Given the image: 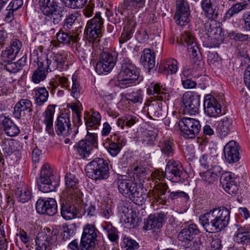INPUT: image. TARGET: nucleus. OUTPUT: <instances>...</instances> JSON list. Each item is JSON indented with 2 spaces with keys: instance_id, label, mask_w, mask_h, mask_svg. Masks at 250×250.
I'll use <instances>...</instances> for the list:
<instances>
[{
  "instance_id": "1",
  "label": "nucleus",
  "mask_w": 250,
  "mask_h": 250,
  "mask_svg": "<svg viewBox=\"0 0 250 250\" xmlns=\"http://www.w3.org/2000/svg\"><path fill=\"white\" fill-rule=\"evenodd\" d=\"M229 214V211L225 207L215 208L200 216L199 221L206 231L219 232L228 225Z\"/></svg>"
},
{
  "instance_id": "2",
  "label": "nucleus",
  "mask_w": 250,
  "mask_h": 250,
  "mask_svg": "<svg viewBox=\"0 0 250 250\" xmlns=\"http://www.w3.org/2000/svg\"><path fill=\"white\" fill-rule=\"evenodd\" d=\"M117 185L119 192L124 197L129 198L138 205H142L146 197L142 184L134 182L129 179H119Z\"/></svg>"
},
{
  "instance_id": "3",
  "label": "nucleus",
  "mask_w": 250,
  "mask_h": 250,
  "mask_svg": "<svg viewBox=\"0 0 250 250\" xmlns=\"http://www.w3.org/2000/svg\"><path fill=\"white\" fill-rule=\"evenodd\" d=\"M120 57L121 68L118 79L120 83L129 87L134 84L138 80L139 73L137 68L132 63L130 60L124 53Z\"/></svg>"
},
{
  "instance_id": "4",
  "label": "nucleus",
  "mask_w": 250,
  "mask_h": 250,
  "mask_svg": "<svg viewBox=\"0 0 250 250\" xmlns=\"http://www.w3.org/2000/svg\"><path fill=\"white\" fill-rule=\"evenodd\" d=\"M104 25V19L100 12H97L95 16L89 20L86 24V30L88 42L91 43L93 49L98 53V49L101 50L100 38L102 37V29Z\"/></svg>"
},
{
  "instance_id": "5",
  "label": "nucleus",
  "mask_w": 250,
  "mask_h": 250,
  "mask_svg": "<svg viewBox=\"0 0 250 250\" xmlns=\"http://www.w3.org/2000/svg\"><path fill=\"white\" fill-rule=\"evenodd\" d=\"M38 189L44 193L55 190L59 186V182L53 174V170L48 164L42 167L40 176L37 179Z\"/></svg>"
},
{
  "instance_id": "6",
  "label": "nucleus",
  "mask_w": 250,
  "mask_h": 250,
  "mask_svg": "<svg viewBox=\"0 0 250 250\" xmlns=\"http://www.w3.org/2000/svg\"><path fill=\"white\" fill-rule=\"evenodd\" d=\"M85 170L87 177L96 181L106 179L109 176L108 164L102 158H96L89 162Z\"/></svg>"
},
{
  "instance_id": "7",
  "label": "nucleus",
  "mask_w": 250,
  "mask_h": 250,
  "mask_svg": "<svg viewBox=\"0 0 250 250\" xmlns=\"http://www.w3.org/2000/svg\"><path fill=\"white\" fill-rule=\"evenodd\" d=\"M168 188L167 185L165 183H159L156 184L151 191L153 200V202L165 205L168 201L169 199L173 201L179 198H184L187 199L188 198V195L184 191L171 192L170 190L167 191L168 193H169V195L168 198H167L166 196V193Z\"/></svg>"
},
{
  "instance_id": "8",
  "label": "nucleus",
  "mask_w": 250,
  "mask_h": 250,
  "mask_svg": "<svg viewBox=\"0 0 250 250\" xmlns=\"http://www.w3.org/2000/svg\"><path fill=\"white\" fill-rule=\"evenodd\" d=\"M93 49L92 54L95 53ZM100 53L99 62L95 66L96 72L99 74H103L109 72L114 67L117 61V53L115 52H110L107 49H98V55Z\"/></svg>"
},
{
  "instance_id": "9",
  "label": "nucleus",
  "mask_w": 250,
  "mask_h": 250,
  "mask_svg": "<svg viewBox=\"0 0 250 250\" xmlns=\"http://www.w3.org/2000/svg\"><path fill=\"white\" fill-rule=\"evenodd\" d=\"M68 56V52L53 53L49 55H42L38 57L50 71L63 69Z\"/></svg>"
},
{
  "instance_id": "10",
  "label": "nucleus",
  "mask_w": 250,
  "mask_h": 250,
  "mask_svg": "<svg viewBox=\"0 0 250 250\" xmlns=\"http://www.w3.org/2000/svg\"><path fill=\"white\" fill-rule=\"evenodd\" d=\"M77 199H71L69 196L61 199V213L62 217L66 220L74 219L77 217L78 212L83 208V202L77 203Z\"/></svg>"
},
{
  "instance_id": "11",
  "label": "nucleus",
  "mask_w": 250,
  "mask_h": 250,
  "mask_svg": "<svg viewBox=\"0 0 250 250\" xmlns=\"http://www.w3.org/2000/svg\"><path fill=\"white\" fill-rule=\"evenodd\" d=\"M98 232L94 225L88 224L83 227L80 244L82 250H94Z\"/></svg>"
},
{
  "instance_id": "12",
  "label": "nucleus",
  "mask_w": 250,
  "mask_h": 250,
  "mask_svg": "<svg viewBox=\"0 0 250 250\" xmlns=\"http://www.w3.org/2000/svg\"><path fill=\"white\" fill-rule=\"evenodd\" d=\"M181 40L184 45H186L189 54L190 60L193 65H200L202 62L199 48L192 35L185 32L181 35Z\"/></svg>"
},
{
  "instance_id": "13",
  "label": "nucleus",
  "mask_w": 250,
  "mask_h": 250,
  "mask_svg": "<svg viewBox=\"0 0 250 250\" xmlns=\"http://www.w3.org/2000/svg\"><path fill=\"white\" fill-rule=\"evenodd\" d=\"M180 129L183 137L187 139L195 137L201 130L198 120L191 118H183L180 122Z\"/></svg>"
},
{
  "instance_id": "14",
  "label": "nucleus",
  "mask_w": 250,
  "mask_h": 250,
  "mask_svg": "<svg viewBox=\"0 0 250 250\" xmlns=\"http://www.w3.org/2000/svg\"><path fill=\"white\" fill-rule=\"evenodd\" d=\"M200 96L195 92L187 91L182 97V102L184 106L185 113L195 115L198 113L200 105Z\"/></svg>"
},
{
  "instance_id": "15",
  "label": "nucleus",
  "mask_w": 250,
  "mask_h": 250,
  "mask_svg": "<svg viewBox=\"0 0 250 250\" xmlns=\"http://www.w3.org/2000/svg\"><path fill=\"white\" fill-rule=\"evenodd\" d=\"M79 180L77 177L70 173H67L65 176V185L67 196L71 199H76L77 203L83 202V193L79 188Z\"/></svg>"
},
{
  "instance_id": "16",
  "label": "nucleus",
  "mask_w": 250,
  "mask_h": 250,
  "mask_svg": "<svg viewBox=\"0 0 250 250\" xmlns=\"http://www.w3.org/2000/svg\"><path fill=\"white\" fill-rule=\"evenodd\" d=\"M97 134L88 132L85 139L79 142L77 150L83 158H86L94 147H97Z\"/></svg>"
},
{
  "instance_id": "17",
  "label": "nucleus",
  "mask_w": 250,
  "mask_h": 250,
  "mask_svg": "<svg viewBox=\"0 0 250 250\" xmlns=\"http://www.w3.org/2000/svg\"><path fill=\"white\" fill-rule=\"evenodd\" d=\"M183 167L181 163L173 159L167 163L165 171V176L172 182H181L183 175Z\"/></svg>"
},
{
  "instance_id": "18",
  "label": "nucleus",
  "mask_w": 250,
  "mask_h": 250,
  "mask_svg": "<svg viewBox=\"0 0 250 250\" xmlns=\"http://www.w3.org/2000/svg\"><path fill=\"white\" fill-rule=\"evenodd\" d=\"M55 130L58 135L64 137L71 134L72 129L68 114L62 113L57 118L55 123Z\"/></svg>"
},
{
  "instance_id": "19",
  "label": "nucleus",
  "mask_w": 250,
  "mask_h": 250,
  "mask_svg": "<svg viewBox=\"0 0 250 250\" xmlns=\"http://www.w3.org/2000/svg\"><path fill=\"white\" fill-rule=\"evenodd\" d=\"M36 208L37 212L40 214L53 216L57 212L56 201L51 198L39 199Z\"/></svg>"
},
{
  "instance_id": "20",
  "label": "nucleus",
  "mask_w": 250,
  "mask_h": 250,
  "mask_svg": "<svg viewBox=\"0 0 250 250\" xmlns=\"http://www.w3.org/2000/svg\"><path fill=\"white\" fill-rule=\"evenodd\" d=\"M220 181L223 188L229 194L237 192L238 186L233 173L230 172L223 173L220 176Z\"/></svg>"
},
{
  "instance_id": "21",
  "label": "nucleus",
  "mask_w": 250,
  "mask_h": 250,
  "mask_svg": "<svg viewBox=\"0 0 250 250\" xmlns=\"http://www.w3.org/2000/svg\"><path fill=\"white\" fill-rule=\"evenodd\" d=\"M205 113L211 117H217L221 114L222 106L217 100L210 96H207L204 103Z\"/></svg>"
},
{
  "instance_id": "22",
  "label": "nucleus",
  "mask_w": 250,
  "mask_h": 250,
  "mask_svg": "<svg viewBox=\"0 0 250 250\" xmlns=\"http://www.w3.org/2000/svg\"><path fill=\"white\" fill-rule=\"evenodd\" d=\"M56 239V236L52 234L45 232L39 233L36 239V250H51Z\"/></svg>"
},
{
  "instance_id": "23",
  "label": "nucleus",
  "mask_w": 250,
  "mask_h": 250,
  "mask_svg": "<svg viewBox=\"0 0 250 250\" xmlns=\"http://www.w3.org/2000/svg\"><path fill=\"white\" fill-rule=\"evenodd\" d=\"M119 212L121 215V220L125 222L127 227L134 228L137 226V219L135 211L124 205H121L119 207Z\"/></svg>"
},
{
  "instance_id": "24",
  "label": "nucleus",
  "mask_w": 250,
  "mask_h": 250,
  "mask_svg": "<svg viewBox=\"0 0 250 250\" xmlns=\"http://www.w3.org/2000/svg\"><path fill=\"white\" fill-rule=\"evenodd\" d=\"M166 220V215L164 212L151 214L145 222L144 229L148 230L154 229H159L163 226Z\"/></svg>"
},
{
  "instance_id": "25",
  "label": "nucleus",
  "mask_w": 250,
  "mask_h": 250,
  "mask_svg": "<svg viewBox=\"0 0 250 250\" xmlns=\"http://www.w3.org/2000/svg\"><path fill=\"white\" fill-rule=\"evenodd\" d=\"M200 232L197 225L191 224L186 226L179 233L178 238L183 243L194 239V237Z\"/></svg>"
},
{
  "instance_id": "26",
  "label": "nucleus",
  "mask_w": 250,
  "mask_h": 250,
  "mask_svg": "<svg viewBox=\"0 0 250 250\" xmlns=\"http://www.w3.org/2000/svg\"><path fill=\"white\" fill-rule=\"evenodd\" d=\"M22 47L21 42L18 39H14L11 41L10 45L3 50L1 52V58L4 61H7L8 59L14 60Z\"/></svg>"
},
{
  "instance_id": "27",
  "label": "nucleus",
  "mask_w": 250,
  "mask_h": 250,
  "mask_svg": "<svg viewBox=\"0 0 250 250\" xmlns=\"http://www.w3.org/2000/svg\"><path fill=\"white\" fill-rule=\"evenodd\" d=\"M224 155L227 162L229 163L237 162L239 159L238 146L235 141H230L224 147Z\"/></svg>"
},
{
  "instance_id": "28",
  "label": "nucleus",
  "mask_w": 250,
  "mask_h": 250,
  "mask_svg": "<svg viewBox=\"0 0 250 250\" xmlns=\"http://www.w3.org/2000/svg\"><path fill=\"white\" fill-rule=\"evenodd\" d=\"M32 104L28 99H21L14 107V115L17 119H20L30 114L32 110Z\"/></svg>"
},
{
  "instance_id": "29",
  "label": "nucleus",
  "mask_w": 250,
  "mask_h": 250,
  "mask_svg": "<svg viewBox=\"0 0 250 250\" xmlns=\"http://www.w3.org/2000/svg\"><path fill=\"white\" fill-rule=\"evenodd\" d=\"M120 140V138L114 134L110 138H107L106 142L103 144L108 152L113 157L116 156L121 150Z\"/></svg>"
},
{
  "instance_id": "30",
  "label": "nucleus",
  "mask_w": 250,
  "mask_h": 250,
  "mask_svg": "<svg viewBox=\"0 0 250 250\" xmlns=\"http://www.w3.org/2000/svg\"><path fill=\"white\" fill-rule=\"evenodd\" d=\"M202 8L205 16L211 21H215L218 16V8L214 4V0H202Z\"/></svg>"
},
{
  "instance_id": "31",
  "label": "nucleus",
  "mask_w": 250,
  "mask_h": 250,
  "mask_svg": "<svg viewBox=\"0 0 250 250\" xmlns=\"http://www.w3.org/2000/svg\"><path fill=\"white\" fill-rule=\"evenodd\" d=\"M0 124L5 133L9 136L14 137L20 133L19 127L10 118L6 116L0 117Z\"/></svg>"
},
{
  "instance_id": "32",
  "label": "nucleus",
  "mask_w": 250,
  "mask_h": 250,
  "mask_svg": "<svg viewBox=\"0 0 250 250\" xmlns=\"http://www.w3.org/2000/svg\"><path fill=\"white\" fill-rule=\"evenodd\" d=\"M55 108L53 105H49L42 114L43 123L45 125V130L52 135L54 134L53 130V119Z\"/></svg>"
},
{
  "instance_id": "33",
  "label": "nucleus",
  "mask_w": 250,
  "mask_h": 250,
  "mask_svg": "<svg viewBox=\"0 0 250 250\" xmlns=\"http://www.w3.org/2000/svg\"><path fill=\"white\" fill-rule=\"evenodd\" d=\"M15 195L19 202L25 203L32 197L31 191L28 187L22 182L19 183L15 190Z\"/></svg>"
},
{
  "instance_id": "34",
  "label": "nucleus",
  "mask_w": 250,
  "mask_h": 250,
  "mask_svg": "<svg viewBox=\"0 0 250 250\" xmlns=\"http://www.w3.org/2000/svg\"><path fill=\"white\" fill-rule=\"evenodd\" d=\"M140 62L144 67L150 71L155 65V55L153 51L148 48H145L140 58Z\"/></svg>"
},
{
  "instance_id": "35",
  "label": "nucleus",
  "mask_w": 250,
  "mask_h": 250,
  "mask_svg": "<svg viewBox=\"0 0 250 250\" xmlns=\"http://www.w3.org/2000/svg\"><path fill=\"white\" fill-rule=\"evenodd\" d=\"M231 123V119L225 117L213 125V127L216 129V132L220 137L222 138L228 134Z\"/></svg>"
},
{
  "instance_id": "36",
  "label": "nucleus",
  "mask_w": 250,
  "mask_h": 250,
  "mask_svg": "<svg viewBox=\"0 0 250 250\" xmlns=\"http://www.w3.org/2000/svg\"><path fill=\"white\" fill-rule=\"evenodd\" d=\"M178 62L173 59H168L164 61L160 64L159 71L165 75L173 74L178 70Z\"/></svg>"
},
{
  "instance_id": "37",
  "label": "nucleus",
  "mask_w": 250,
  "mask_h": 250,
  "mask_svg": "<svg viewBox=\"0 0 250 250\" xmlns=\"http://www.w3.org/2000/svg\"><path fill=\"white\" fill-rule=\"evenodd\" d=\"M167 91L165 85L154 82L151 83L147 89V92L149 95H159V100H162L163 98H166L168 96Z\"/></svg>"
},
{
  "instance_id": "38",
  "label": "nucleus",
  "mask_w": 250,
  "mask_h": 250,
  "mask_svg": "<svg viewBox=\"0 0 250 250\" xmlns=\"http://www.w3.org/2000/svg\"><path fill=\"white\" fill-rule=\"evenodd\" d=\"M162 154L165 157H172L175 152V145L172 139H166L160 141L158 144Z\"/></svg>"
},
{
  "instance_id": "39",
  "label": "nucleus",
  "mask_w": 250,
  "mask_h": 250,
  "mask_svg": "<svg viewBox=\"0 0 250 250\" xmlns=\"http://www.w3.org/2000/svg\"><path fill=\"white\" fill-rule=\"evenodd\" d=\"M37 65L38 68L34 71L32 77V81L35 83H39L45 80L48 73V69L38 58Z\"/></svg>"
},
{
  "instance_id": "40",
  "label": "nucleus",
  "mask_w": 250,
  "mask_h": 250,
  "mask_svg": "<svg viewBox=\"0 0 250 250\" xmlns=\"http://www.w3.org/2000/svg\"><path fill=\"white\" fill-rule=\"evenodd\" d=\"M35 102L38 106H42L47 101L49 96L48 91L44 87H37L34 89Z\"/></svg>"
},
{
  "instance_id": "41",
  "label": "nucleus",
  "mask_w": 250,
  "mask_h": 250,
  "mask_svg": "<svg viewBox=\"0 0 250 250\" xmlns=\"http://www.w3.org/2000/svg\"><path fill=\"white\" fill-rule=\"evenodd\" d=\"M109 240L113 243H117L119 240V231L110 222H105L103 226Z\"/></svg>"
},
{
  "instance_id": "42",
  "label": "nucleus",
  "mask_w": 250,
  "mask_h": 250,
  "mask_svg": "<svg viewBox=\"0 0 250 250\" xmlns=\"http://www.w3.org/2000/svg\"><path fill=\"white\" fill-rule=\"evenodd\" d=\"M145 0H125L120 8L126 9L134 12H137L145 5Z\"/></svg>"
},
{
  "instance_id": "43",
  "label": "nucleus",
  "mask_w": 250,
  "mask_h": 250,
  "mask_svg": "<svg viewBox=\"0 0 250 250\" xmlns=\"http://www.w3.org/2000/svg\"><path fill=\"white\" fill-rule=\"evenodd\" d=\"M163 105L162 102H155L150 104L147 109L148 114L154 118H163L165 116Z\"/></svg>"
},
{
  "instance_id": "44",
  "label": "nucleus",
  "mask_w": 250,
  "mask_h": 250,
  "mask_svg": "<svg viewBox=\"0 0 250 250\" xmlns=\"http://www.w3.org/2000/svg\"><path fill=\"white\" fill-rule=\"evenodd\" d=\"M41 10L44 14H48L59 8L57 0H40Z\"/></svg>"
},
{
  "instance_id": "45",
  "label": "nucleus",
  "mask_w": 250,
  "mask_h": 250,
  "mask_svg": "<svg viewBox=\"0 0 250 250\" xmlns=\"http://www.w3.org/2000/svg\"><path fill=\"white\" fill-rule=\"evenodd\" d=\"M44 15L47 16L45 18V24H47V22L51 21L55 25L59 24L63 17V10L60 7L55 9V11L51 13Z\"/></svg>"
},
{
  "instance_id": "46",
  "label": "nucleus",
  "mask_w": 250,
  "mask_h": 250,
  "mask_svg": "<svg viewBox=\"0 0 250 250\" xmlns=\"http://www.w3.org/2000/svg\"><path fill=\"white\" fill-rule=\"evenodd\" d=\"M70 34V31L63 30L61 28L56 34L57 41L63 44H69L71 41L75 42L74 37Z\"/></svg>"
},
{
  "instance_id": "47",
  "label": "nucleus",
  "mask_w": 250,
  "mask_h": 250,
  "mask_svg": "<svg viewBox=\"0 0 250 250\" xmlns=\"http://www.w3.org/2000/svg\"><path fill=\"white\" fill-rule=\"evenodd\" d=\"M138 121V119L136 116L128 114L119 118L117 124L118 126L124 128L125 125L128 127H131Z\"/></svg>"
},
{
  "instance_id": "48",
  "label": "nucleus",
  "mask_w": 250,
  "mask_h": 250,
  "mask_svg": "<svg viewBox=\"0 0 250 250\" xmlns=\"http://www.w3.org/2000/svg\"><path fill=\"white\" fill-rule=\"evenodd\" d=\"M248 3L246 2H238L233 4L226 13L225 18L230 19L234 15L237 14L246 8Z\"/></svg>"
},
{
  "instance_id": "49",
  "label": "nucleus",
  "mask_w": 250,
  "mask_h": 250,
  "mask_svg": "<svg viewBox=\"0 0 250 250\" xmlns=\"http://www.w3.org/2000/svg\"><path fill=\"white\" fill-rule=\"evenodd\" d=\"M234 240L237 243L242 244L250 243V233L244 231L242 228L238 229L237 233L234 236Z\"/></svg>"
},
{
  "instance_id": "50",
  "label": "nucleus",
  "mask_w": 250,
  "mask_h": 250,
  "mask_svg": "<svg viewBox=\"0 0 250 250\" xmlns=\"http://www.w3.org/2000/svg\"><path fill=\"white\" fill-rule=\"evenodd\" d=\"M130 26H126L119 38L120 44H123L129 40L133 36V28L135 27V23L133 21L130 22Z\"/></svg>"
},
{
  "instance_id": "51",
  "label": "nucleus",
  "mask_w": 250,
  "mask_h": 250,
  "mask_svg": "<svg viewBox=\"0 0 250 250\" xmlns=\"http://www.w3.org/2000/svg\"><path fill=\"white\" fill-rule=\"evenodd\" d=\"M144 93L142 90L138 89L125 95L127 100L131 101L134 104H141L143 102Z\"/></svg>"
},
{
  "instance_id": "52",
  "label": "nucleus",
  "mask_w": 250,
  "mask_h": 250,
  "mask_svg": "<svg viewBox=\"0 0 250 250\" xmlns=\"http://www.w3.org/2000/svg\"><path fill=\"white\" fill-rule=\"evenodd\" d=\"M101 116L98 112H93L88 118L85 119V124L87 127L96 128L100 124Z\"/></svg>"
},
{
  "instance_id": "53",
  "label": "nucleus",
  "mask_w": 250,
  "mask_h": 250,
  "mask_svg": "<svg viewBox=\"0 0 250 250\" xmlns=\"http://www.w3.org/2000/svg\"><path fill=\"white\" fill-rule=\"evenodd\" d=\"M190 11L189 12H176L174 16V20L176 23L181 25H185L189 22L188 16L189 15Z\"/></svg>"
},
{
  "instance_id": "54",
  "label": "nucleus",
  "mask_w": 250,
  "mask_h": 250,
  "mask_svg": "<svg viewBox=\"0 0 250 250\" xmlns=\"http://www.w3.org/2000/svg\"><path fill=\"white\" fill-rule=\"evenodd\" d=\"M2 61V65L4 70L10 73H17L20 70L17 65L16 62H13L14 60L8 59L7 61H4L2 58H1Z\"/></svg>"
},
{
  "instance_id": "55",
  "label": "nucleus",
  "mask_w": 250,
  "mask_h": 250,
  "mask_svg": "<svg viewBox=\"0 0 250 250\" xmlns=\"http://www.w3.org/2000/svg\"><path fill=\"white\" fill-rule=\"evenodd\" d=\"M78 14L73 13L68 15L64 20L62 28L63 30L70 31L73 27L75 21L77 19Z\"/></svg>"
},
{
  "instance_id": "56",
  "label": "nucleus",
  "mask_w": 250,
  "mask_h": 250,
  "mask_svg": "<svg viewBox=\"0 0 250 250\" xmlns=\"http://www.w3.org/2000/svg\"><path fill=\"white\" fill-rule=\"evenodd\" d=\"M123 243L126 250H135L139 248L138 243L128 236H124Z\"/></svg>"
},
{
  "instance_id": "57",
  "label": "nucleus",
  "mask_w": 250,
  "mask_h": 250,
  "mask_svg": "<svg viewBox=\"0 0 250 250\" xmlns=\"http://www.w3.org/2000/svg\"><path fill=\"white\" fill-rule=\"evenodd\" d=\"M72 85L71 95L76 99L80 97V89L79 83L77 80L76 75H73L72 77Z\"/></svg>"
},
{
  "instance_id": "58",
  "label": "nucleus",
  "mask_w": 250,
  "mask_h": 250,
  "mask_svg": "<svg viewBox=\"0 0 250 250\" xmlns=\"http://www.w3.org/2000/svg\"><path fill=\"white\" fill-rule=\"evenodd\" d=\"M200 175L203 180L208 184L213 183L218 179L217 175L214 174L212 171H210V169L201 173Z\"/></svg>"
},
{
  "instance_id": "59",
  "label": "nucleus",
  "mask_w": 250,
  "mask_h": 250,
  "mask_svg": "<svg viewBox=\"0 0 250 250\" xmlns=\"http://www.w3.org/2000/svg\"><path fill=\"white\" fill-rule=\"evenodd\" d=\"M229 36L237 42L250 41V37L249 35L244 34L241 33L231 31L229 33Z\"/></svg>"
},
{
  "instance_id": "60",
  "label": "nucleus",
  "mask_w": 250,
  "mask_h": 250,
  "mask_svg": "<svg viewBox=\"0 0 250 250\" xmlns=\"http://www.w3.org/2000/svg\"><path fill=\"white\" fill-rule=\"evenodd\" d=\"M183 245L186 248L190 249V250H201L202 244L199 239H192L188 243H183Z\"/></svg>"
},
{
  "instance_id": "61",
  "label": "nucleus",
  "mask_w": 250,
  "mask_h": 250,
  "mask_svg": "<svg viewBox=\"0 0 250 250\" xmlns=\"http://www.w3.org/2000/svg\"><path fill=\"white\" fill-rule=\"evenodd\" d=\"M87 0H67L65 4L67 6L73 8H81L87 2Z\"/></svg>"
},
{
  "instance_id": "62",
  "label": "nucleus",
  "mask_w": 250,
  "mask_h": 250,
  "mask_svg": "<svg viewBox=\"0 0 250 250\" xmlns=\"http://www.w3.org/2000/svg\"><path fill=\"white\" fill-rule=\"evenodd\" d=\"M134 170L136 172L135 174H136V178L139 179V181L140 182L139 184H142V183L144 182V180L146 178V168L142 167H136L134 168Z\"/></svg>"
},
{
  "instance_id": "63",
  "label": "nucleus",
  "mask_w": 250,
  "mask_h": 250,
  "mask_svg": "<svg viewBox=\"0 0 250 250\" xmlns=\"http://www.w3.org/2000/svg\"><path fill=\"white\" fill-rule=\"evenodd\" d=\"M176 12H189V6L185 0H177L176 1Z\"/></svg>"
},
{
  "instance_id": "64",
  "label": "nucleus",
  "mask_w": 250,
  "mask_h": 250,
  "mask_svg": "<svg viewBox=\"0 0 250 250\" xmlns=\"http://www.w3.org/2000/svg\"><path fill=\"white\" fill-rule=\"evenodd\" d=\"M243 27L245 31H250V11L245 12L242 16Z\"/></svg>"
}]
</instances>
